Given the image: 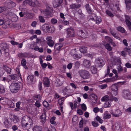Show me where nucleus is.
<instances>
[{"label":"nucleus","instance_id":"1","mask_svg":"<svg viewBox=\"0 0 131 131\" xmlns=\"http://www.w3.org/2000/svg\"><path fill=\"white\" fill-rule=\"evenodd\" d=\"M32 119L28 116H24L22 119L21 122L22 127L27 129H29L32 124Z\"/></svg>","mask_w":131,"mask_h":131},{"label":"nucleus","instance_id":"2","mask_svg":"<svg viewBox=\"0 0 131 131\" xmlns=\"http://www.w3.org/2000/svg\"><path fill=\"white\" fill-rule=\"evenodd\" d=\"M0 47L2 51H4V55L6 57L9 56L8 46L5 42L0 43Z\"/></svg>","mask_w":131,"mask_h":131},{"label":"nucleus","instance_id":"3","mask_svg":"<svg viewBox=\"0 0 131 131\" xmlns=\"http://www.w3.org/2000/svg\"><path fill=\"white\" fill-rule=\"evenodd\" d=\"M79 73L80 76L84 79H89L90 77V74L89 71L85 70H80Z\"/></svg>","mask_w":131,"mask_h":131},{"label":"nucleus","instance_id":"4","mask_svg":"<svg viewBox=\"0 0 131 131\" xmlns=\"http://www.w3.org/2000/svg\"><path fill=\"white\" fill-rule=\"evenodd\" d=\"M11 91L13 93H16L20 88V86L18 83H12L9 86Z\"/></svg>","mask_w":131,"mask_h":131},{"label":"nucleus","instance_id":"5","mask_svg":"<svg viewBox=\"0 0 131 131\" xmlns=\"http://www.w3.org/2000/svg\"><path fill=\"white\" fill-rule=\"evenodd\" d=\"M66 30L67 38H71L75 37V31L72 28L69 27L66 29Z\"/></svg>","mask_w":131,"mask_h":131},{"label":"nucleus","instance_id":"6","mask_svg":"<svg viewBox=\"0 0 131 131\" xmlns=\"http://www.w3.org/2000/svg\"><path fill=\"white\" fill-rule=\"evenodd\" d=\"M105 63V60L101 57L96 58L95 60V64L97 68L102 67Z\"/></svg>","mask_w":131,"mask_h":131},{"label":"nucleus","instance_id":"7","mask_svg":"<svg viewBox=\"0 0 131 131\" xmlns=\"http://www.w3.org/2000/svg\"><path fill=\"white\" fill-rule=\"evenodd\" d=\"M41 29L44 32H52L54 30V27H52V28L51 27H50L48 25L46 24H45L42 26Z\"/></svg>","mask_w":131,"mask_h":131},{"label":"nucleus","instance_id":"8","mask_svg":"<svg viewBox=\"0 0 131 131\" xmlns=\"http://www.w3.org/2000/svg\"><path fill=\"white\" fill-rule=\"evenodd\" d=\"M16 3L13 1L10 0L6 1L4 3V5L6 8L12 9L16 6Z\"/></svg>","mask_w":131,"mask_h":131},{"label":"nucleus","instance_id":"9","mask_svg":"<svg viewBox=\"0 0 131 131\" xmlns=\"http://www.w3.org/2000/svg\"><path fill=\"white\" fill-rule=\"evenodd\" d=\"M23 3L24 4H25L26 3L27 4L32 7L38 6L40 4L37 0H34V1L31 0H27L24 1Z\"/></svg>","mask_w":131,"mask_h":131},{"label":"nucleus","instance_id":"10","mask_svg":"<svg viewBox=\"0 0 131 131\" xmlns=\"http://www.w3.org/2000/svg\"><path fill=\"white\" fill-rule=\"evenodd\" d=\"M122 95L125 99L131 100V93L128 90H123L122 92Z\"/></svg>","mask_w":131,"mask_h":131},{"label":"nucleus","instance_id":"11","mask_svg":"<svg viewBox=\"0 0 131 131\" xmlns=\"http://www.w3.org/2000/svg\"><path fill=\"white\" fill-rule=\"evenodd\" d=\"M53 11V8H46L43 11L42 13L45 16H49Z\"/></svg>","mask_w":131,"mask_h":131},{"label":"nucleus","instance_id":"12","mask_svg":"<svg viewBox=\"0 0 131 131\" xmlns=\"http://www.w3.org/2000/svg\"><path fill=\"white\" fill-rule=\"evenodd\" d=\"M118 86L117 85H112L111 86V89L113 92V94L116 96L117 95V90Z\"/></svg>","mask_w":131,"mask_h":131},{"label":"nucleus","instance_id":"13","mask_svg":"<svg viewBox=\"0 0 131 131\" xmlns=\"http://www.w3.org/2000/svg\"><path fill=\"white\" fill-rule=\"evenodd\" d=\"M18 73V74H14L9 75L8 76L10 77L11 80H17L19 79V76L21 75V74L19 71Z\"/></svg>","mask_w":131,"mask_h":131},{"label":"nucleus","instance_id":"14","mask_svg":"<svg viewBox=\"0 0 131 131\" xmlns=\"http://www.w3.org/2000/svg\"><path fill=\"white\" fill-rule=\"evenodd\" d=\"M121 113L122 112L119 109H117L115 112H112L111 113V114L114 117H118L121 115Z\"/></svg>","mask_w":131,"mask_h":131},{"label":"nucleus","instance_id":"15","mask_svg":"<svg viewBox=\"0 0 131 131\" xmlns=\"http://www.w3.org/2000/svg\"><path fill=\"white\" fill-rule=\"evenodd\" d=\"M12 24L10 23L9 21L7 20L4 21L2 27L4 28H7L9 27H11L12 26Z\"/></svg>","mask_w":131,"mask_h":131},{"label":"nucleus","instance_id":"16","mask_svg":"<svg viewBox=\"0 0 131 131\" xmlns=\"http://www.w3.org/2000/svg\"><path fill=\"white\" fill-rule=\"evenodd\" d=\"M63 0H54L53 3V5L55 7L59 6L62 3Z\"/></svg>","mask_w":131,"mask_h":131},{"label":"nucleus","instance_id":"17","mask_svg":"<svg viewBox=\"0 0 131 131\" xmlns=\"http://www.w3.org/2000/svg\"><path fill=\"white\" fill-rule=\"evenodd\" d=\"M43 84L44 85L47 87H49L50 86V81L49 79L47 77H45L43 80Z\"/></svg>","mask_w":131,"mask_h":131},{"label":"nucleus","instance_id":"18","mask_svg":"<svg viewBox=\"0 0 131 131\" xmlns=\"http://www.w3.org/2000/svg\"><path fill=\"white\" fill-rule=\"evenodd\" d=\"M83 64L84 66L86 68L90 67L91 65L90 61L86 59L84 60Z\"/></svg>","mask_w":131,"mask_h":131},{"label":"nucleus","instance_id":"19","mask_svg":"<svg viewBox=\"0 0 131 131\" xmlns=\"http://www.w3.org/2000/svg\"><path fill=\"white\" fill-rule=\"evenodd\" d=\"M85 7L88 13L90 14H92L93 11L91 7H90L89 4H87L85 6Z\"/></svg>","mask_w":131,"mask_h":131},{"label":"nucleus","instance_id":"20","mask_svg":"<svg viewBox=\"0 0 131 131\" xmlns=\"http://www.w3.org/2000/svg\"><path fill=\"white\" fill-rule=\"evenodd\" d=\"M34 77L32 75H29L27 77L28 83L30 84L32 83L34 80Z\"/></svg>","mask_w":131,"mask_h":131},{"label":"nucleus","instance_id":"21","mask_svg":"<svg viewBox=\"0 0 131 131\" xmlns=\"http://www.w3.org/2000/svg\"><path fill=\"white\" fill-rule=\"evenodd\" d=\"M125 3L127 9L129 10L131 8V0H126Z\"/></svg>","mask_w":131,"mask_h":131},{"label":"nucleus","instance_id":"22","mask_svg":"<svg viewBox=\"0 0 131 131\" xmlns=\"http://www.w3.org/2000/svg\"><path fill=\"white\" fill-rule=\"evenodd\" d=\"M81 6V5L79 3L73 4L70 5V8L72 9L78 8Z\"/></svg>","mask_w":131,"mask_h":131},{"label":"nucleus","instance_id":"23","mask_svg":"<svg viewBox=\"0 0 131 131\" xmlns=\"http://www.w3.org/2000/svg\"><path fill=\"white\" fill-rule=\"evenodd\" d=\"M47 44L50 47H53L54 44V42L50 39L47 38Z\"/></svg>","mask_w":131,"mask_h":131},{"label":"nucleus","instance_id":"24","mask_svg":"<svg viewBox=\"0 0 131 131\" xmlns=\"http://www.w3.org/2000/svg\"><path fill=\"white\" fill-rule=\"evenodd\" d=\"M28 54L29 53H20L18 54L17 56L21 58H22L24 57H27Z\"/></svg>","mask_w":131,"mask_h":131},{"label":"nucleus","instance_id":"25","mask_svg":"<svg viewBox=\"0 0 131 131\" xmlns=\"http://www.w3.org/2000/svg\"><path fill=\"white\" fill-rule=\"evenodd\" d=\"M44 113H42V115L40 116V118L42 122L45 123L46 121V112L45 111H44Z\"/></svg>","mask_w":131,"mask_h":131},{"label":"nucleus","instance_id":"26","mask_svg":"<svg viewBox=\"0 0 131 131\" xmlns=\"http://www.w3.org/2000/svg\"><path fill=\"white\" fill-rule=\"evenodd\" d=\"M78 102L77 101L75 102L74 101V104H73V103L70 102L69 104H70V106L72 110H73L74 108L75 109L77 108V103Z\"/></svg>","mask_w":131,"mask_h":131},{"label":"nucleus","instance_id":"27","mask_svg":"<svg viewBox=\"0 0 131 131\" xmlns=\"http://www.w3.org/2000/svg\"><path fill=\"white\" fill-rule=\"evenodd\" d=\"M63 45L61 43H57L54 46L55 49L58 50H60V49L62 47Z\"/></svg>","mask_w":131,"mask_h":131},{"label":"nucleus","instance_id":"28","mask_svg":"<svg viewBox=\"0 0 131 131\" xmlns=\"http://www.w3.org/2000/svg\"><path fill=\"white\" fill-rule=\"evenodd\" d=\"M3 68H4V70H5L8 73L11 74L10 72H11V69L9 68L7 66L5 65H3Z\"/></svg>","mask_w":131,"mask_h":131},{"label":"nucleus","instance_id":"29","mask_svg":"<svg viewBox=\"0 0 131 131\" xmlns=\"http://www.w3.org/2000/svg\"><path fill=\"white\" fill-rule=\"evenodd\" d=\"M115 130L116 131L119 130L121 129V125L119 122H116L115 124Z\"/></svg>","mask_w":131,"mask_h":131},{"label":"nucleus","instance_id":"30","mask_svg":"<svg viewBox=\"0 0 131 131\" xmlns=\"http://www.w3.org/2000/svg\"><path fill=\"white\" fill-rule=\"evenodd\" d=\"M78 35L79 36L83 38H85V34L82 30H79V32L78 33Z\"/></svg>","mask_w":131,"mask_h":131},{"label":"nucleus","instance_id":"31","mask_svg":"<svg viewBox=\"0 0 131 131\" xmlns=\"http://www.w3.org/2000/svg\"><path fill=\"white\" fill-rule=\"evenodd\" d=\"M107 112L106 111L104 114L103 118L104 119L109 118L111 117V116L110 114L107 113Z\"/></svg>","mask_w":131,"mask_h":131},{"label":"nucleus","instance_id":"32","mask_svg":"<svg viewBox=\"0 0 131 131\" xmlns=\"http://www.w3.org/2000/svg\"><path fill=\"white\" fill-rule=\"evenodd\" d=\"M96 66H92L91 67V70L92 73L93 74H96L97 72V69Z\"/></svg>","mask_w":131,"mask_h":131},{"label":"nucleus","instance_id":"33","mask_svg":"<svg viewBox=\"0 0 131 131\" xmlns=\"http://www.w3.org/2000/svg\"><path fill=\"white\" fill-rule=\"evenodd\" d=\"M4 123L6 127L8 128L9 127V125L10 124V122L8 119L7 118L5 119V121L4 122Z\"/></svg>","mask_w":131,"mask_h":131},{"label":"nucleus","instance_id":"34","mask_svg":"<svg viewBox=\"0 0 131 131\" xmlns=\"http://www.w3.org/2000/svg\"><path fill=\"white\" fill-rule=\"evenodd\" d=\"M41 130L40 126L37 125L34 126L33 128V131H41Z\"/></svg>","mask_w":131,"mask_h":131},{"label":"nucleus","instance_id":"35","mask_svg":"<svg viewBox=\"0 0 131 131\" xmlns=\"http://www.w3.org/2000/svg\"><path fill=\"white\" fill-rule=\"evenodd\" d=\"M87 48L84 46H82L80 48V50L81 53H85L86 52Z\"/></svg>","mask_w":131,"mask_h":131},{"label":"nucleus","instance_id":"36","mask_svg":"<svg viewBox=\"0 0 131 131\" xmlns=\"http://www.w3.org/2000/svg\"><path fill=\"white\" fill-rule=\"evenodd\" d=\"M4 11L6 12L7 14H8L9 12V10L4 7H0V13Z\"/></svg>","mask_w":131,"mask_h":131},{"label":"nucleus","instance_id":"37","mask_svg":"<svg viewBox=\"0 0 131 131\" xmlns=\"http://www.w3.org/2000/svg\"><path fill=\"white\" fill-rule=\"evenodd\" d=\"M116 29L117 30L122 33H124L125 31L124 29L121 26L116 27Z\"/></svg>","mask_w":131,"mask_h":131},{"label":"nucleus","instance_id":"38","mask_svg":"<svg viewBox=\"0 0 131 131\" xmlns=\"http://www.w3.org/2000/svg\"><path fill=\"white\" fill-rule=\"evenodd\" d=\"M111 100L105 102L104 104V106L105 107L107 108L110 107L111 105Z\"/></svg>","mask_w":131,"mask_h":131},{"label":"nucleus","instance_id":"39","mask_svg":"<svg viewBox=\"0 0 131 131\" xmlns=\"http://www.w3.org/2000/svg\"><path fill=\"white\" fill-rule=\"evenodd\" d=\"M116 79H115V78L113 77L112 78H107L106 79L104 80V81L106 82H113L115 81Z\"/></svg>","mask_w":131,"mask_h":131},{"label":"nucleus","instance_id":"40","mask_svg":"<svg viewBox=\"0 0 131 131\" xmlns=\"http://www.w3.org/2000/svg\"><path fill=\"white\" fill-rule=\"evenodd\" d=\"M56 83L57 84V86L58 87L61 86L62 84V81L58 78L57 79Z\"/></svg>","mask_w":131,"mask_h":131},{"label":"nucleus","instance_id":"41","mask_svg":"<svg viewBox=\"0 0 131 131\" xmlns=\"http://www.w3.org/2000/svg\"><path fill=\"white\" fill-rule=\"evenodd\" d=\"M110 100L111 99H109V97L107 95H106L104 96L101 99V100H102L103 101H105V102Z\"/></svg>","mask_w":131,"mask_h":131},{"label":"nucleus","instance_id":"42","mask_svg":"<svg viewBox=\"0 0 131 131\" xmlns=\"http://www.w3.org/2000/svg\"><path fill=\"white\" fill-rule=\"evenodd\" d=\"M74 59L76 60H78L81 57V56L80 54H78V52L75 54V55L73 56Z\"/></svg>","mask_w":131,"mask_h":131},{"label":"nucleus","instance_id":"43","mask_svg":"<svg viewBox=\"0 0 131 131\" xmlns=\"http://www.w3.org/2000/svg\"><path fill=\"white\" fill-rule=\"evenodd\" d=\"M89 96L90 98L92 100H96L97 99V96L93 94H91Z\"/></svg>","mask_w":131,"mask_h":131},{"label":"nucleus","instance_id":"44","mask_svg":"<svg viewBox=\"0 0 131 131\" xmlns=\"http://www.w3.org/2000/svg\"><path fill=\"white\" fill-rule=\"evenodd\" d=\"M13 121L14 123L16 124L19 122V120L18 117L17 116H15L13 119Z\"/></svg>","mask_w":131,"mask_h":131},{"label":"nucleus","instance_id":"45","mask_svg":"<svg viewBox=\"0 0 131 131\" xmlns=\"http://www.w3.org/2000/svg\"><path fill=\"white\" fill-rule=\"evenodd\" d=\"M95 119L99 121V123L101 124H102L103 122V120L101 119L100 117L98 116H97L96 117L94 118V120Z\"/></svg>","mask_w":131,"mask_h":131},{"label":"nucleus","instance_id":"46","mask_svg":"<svg viewBox=\"0 0 131 131\" xmlns=\"http://www.w3.org/2000/svg\"><path fill=\"white\" fill-rule=\"evenodd\" d=\"M126 25L128 27V28L129 30H131V22L130 20L125 21Z\"/></svg>","mask_w":131,"mask_h":131},{"label":"nucleus","instance_id":"47","mask_svg":"<svg viewBox=\"0 0 131 131\" xmlns=\"http://www.w3.org/2000/svg\"><path fill=\"white\" fill-rule=\"evenodd\" d=\"M58 23H62V24L66 25H68L69 24V22L67 21H64L60 20L58 22Z\"/></svg>","mask_w":131,"mask_h":131},{"label":"nucleus","instance_id":"48","mask_svg":"<svg viewBox=\"0 0 131 131\" xmlns=\"http://www.w3.org/2000/svg\"><path fill=\"white\" fill-rule=\"evenodd\" d=\"M5 92V88L4 87L2 86H0V93H4Z\"/></svg>","mask_w":131,"mask_h":131},{"label":"nucleus","instance_id":"49","mask_svg":"<svg viewBox=\"0 0 131 131\" xmlns=\"http://www.w3.org/2000/svg\"><path fill=\"white\" fill-rule=\"evenodd\" d=\"M105 48L108 51H110L112 50V48L110 45L107 43L105 45Z\"/></svg>","mask_w":131,"mask_h":131},{"label":"nucleus","instance_id":"50","mask_svg":"<svg viewBox=\"0 0 131 131\" xmlns=\"http://www.w3.org/2000/svg\"><path fill=\"white\" fill-rule=\"evenodd\" d=\"M5 73L3 67H0V76H3Z\"/></svg>","mask_w":131,"mask_h":131},{"label":"nucleus","instance_id":"51","mask_svg":"<svg viewBox=\"0 0 131 131\" xmlns=\"http://www.w3.org/2000/svg\"><path fill=\"white\" fill-rule=\"evenodd\" d=\"M39 19L40 22H41L44 23L45 21V20L43 17L41 16H40L39 17Z\"/></svg>","mask_w":131,"mask_h":131},{"label":"nucleus","instance_id":"52","mask_svg":"<svg viewBox=\"0 0 131 131\" xmlns=\"http://www.w3.org/2000/svg\"><path fill=\"white\" fill-rule=\"evenodd\" d=\"M64 99L62 98L61 99H59L58 101V103L60 106L63 105V103L64 102Z\"/></svg>","mask_w":131,"mask_h":131},{"label":"nucleus","instance_id":"53","mask_svg":"<svg viewBox=\"0 0 131 131\" xmlns=\"http://www.w3.org/2000/svg\"><path fill=\"white\" fill-rule=\"evenodd\" d=\"M58 21L57 19L53 18L51 20V23L52 24H55L57 23Z\"/></svg>","mask_w":131,"mask_h":131},{"label":"nucleus","instance_id":"54","mask_svg":"<svg viewBox=\"0 0 131 131\" xmlns=\"http://www.w3.org/2000/svg\"><path fill=\"white\" fill-rule=\"evenodd\" d=\"M106 13L109 16L113 17L114 16L113 14L110 11L107 10L106 11Z\"/></svg>","mask_w":131,"mask_h":131},{"label":"nucleus","instance_id":"55","mask_svg":"<svg viewBox=\"0 0 131 131\" xmlns=\"http://www.w3.org/2000/svg\"><path fill=\"white\" fill-rule=\"evenodd\" d=\"M78 52L76 51V49H73L71 51V56L73 57L75 54L77 53Z\"/></svg>","mask_w":131,"mask_h":131},{"label":"nucleus","instance_id":"56","mask_svg":"<svg viewBox=\"0 0 131 131\" xmlns=\"http://www.w3.org/2000/svg\"><path fill=\"white\" fill-rule=\"evenodd\" d=\"M110 32L111 34L115 38L117 39H119L120 38L119 36L116 35V33H114L112 31H111Z\"/></svg>","mask_w":131,"mask_h":131},{"label":"nucleus","instance_id":"57","mask_svg":"<svg viewBox=\"0 0 131 131\" xmlns=\"http://www.w3.org/2000/svg\"><path fill=\"white\" fill-rule=\"evenodd\" d=\"M105 38L107 39L109 42V43H111L113 42V40L110 37L106 36L105 37Z\"/></svg>","mask_w":131,"mask_h":131},{"label":"nucleus","instance_id":"58","mask_svg":"<svg viewBox=\"0 0 131 131\" xmlns=\"http://www.w3.org/2000/svg\"><path fill=\"white\" fill-rule=\"evenodd\" d=\"M42 104L43 106L46 108H47L49 105L48 103L46 101H44L43 102Z\"/></svg>","mask_w":131,"mask_h":131},{"label":"nucleus","instance_id":"59","mask_svg":"<svg viewBox=\"0 0 131 131\" xmlns=\"http://www.w3.org/2000/svg\"><path fill=\"white\" fill-rule=\"evenodd\" d=\"M81 108L82 110L84 111H86V105L84 103H83L81 105Z\"/></svg>","mask_w":131,"mask_h":131},{"label":"nucleus","instance_id":"60","mask_svg":"<svg viewBox=\"0 0 131 131\" xmlns=\"http://www.w3.org/2000/svg\"><path fill=\"white\" fill-rule=\"evenodd\" d=\"M2 76H0V82L3 81L5 82L7 79L5 77H3Z\"/></svg>","mask_w":131,"mask_h":131},{"label":"nucleus","instance_id":"61","mask_svg":"<svg viewBox=\"0 0 131 131\" xmlns=\"http://www.w3.org/2000/svg\"><path fill=\"white\" fill-rule=\"evenodd\" d=\"M56 117L55 116L52 117L50 119V122L51 124H54V120L55 119Z\"/></svg>","mask_w":131,"mask_h":131},{"label":"nucleus","instance_id":"62","mask_svg":"<svg viewBox=\"0 0 131 131\" xmlns=\"http://www.w3.org/2000/svg\"><path fill=\"white\" fill-rule=\"evenodd\" d=\"M79 127L80 128H81L83 126V119L82 118V120H81L79 123Z\"/></svg>","mask_w":131,"mask_h":131},{"label":"nucleus","instance_id":"63","mask_svg":"<svg viewBox=\"0 0 131 131\" xmlns=\"http://www.w3.org/2000/svg\"><path fill=\"white\" fill-rule=\"evenodd\" d=\"M96 21V24H99L102 21V20L101 18L100 17L98 18L97 17L96 18V20H95Z\"/></svg>","mask_w":131,"mask_h":131},{"label":"nucleus","instance_id":"64","mask_svg":"<svg viewBox=\"0 0 131 131\" xmlns=\"http://www.w3.org/2000/svg\"><path fill=\"white\" fill-rule=\"evenodd\" d=\"M45 5L46 7V8H52L51 5L48 3L46 2L45 4Z\"/></svg>","mask_w":131,"mask_h":131}]
</instances>
